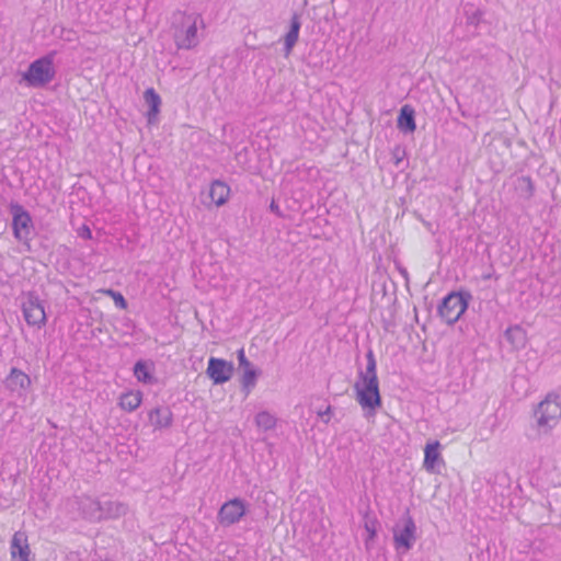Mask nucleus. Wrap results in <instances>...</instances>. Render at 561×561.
Listing matches in <instances>:
<instances>
[{"instance_id": "72a5a7b5", "label": "nucleus", "mask_w": 561, "mask_h": 561, "mask_svg": "<svg viewBox=\"0 0 561 561\" xmlns=\"http://www.w3.org/2000/svg\"><path fill=\"white\" fill-rule=\"evenodd\" d=\"M19 561H28V559H26V560H19Z\"/></svg>"}, {"instance_id": "393cba45", "label": "nucleus", "mask_w": 561, "mask_h": 561, "mask_svg": "<svg viewBox=\"0 0 561 561\" xmlns=\"http://www.w3.org/2000/svg\"><path fill=\"white\" fill-rule=\"evenodd\" d=\"M255 424L257 427L268 431L275 427L276 419L271 413L262 411L256 414Z\"/></svg>"}, {"instance_id": "f03ea898", "label": "nucleus", "mask_w": 561, "mask_h": 561, "mask_svg": "<svg viewBox=\"0 0 561 561\" xmlns=\"http://www.w3.org/2000/svg\"><path fill=\"white\" fill-rule=\"evenodd\" d=\"M198 20L203 22L198 14H188L181 11L173 15L174 41L178 48L191 49L198 44Z\"/></svg>"}, {"instance_id": "aec40b11", "label": "nucleus", "mask_w": 561, "mask_h": 561, "mask_svg": "<svg viewBox=\"0 0 561 561\" xmlns=\"http://www.w3.org/2000/svg\"><path fill=\"white\" fill-rule=\"evenodd\" d=\"M300 26H301L300 18L297 13H294L290 19L289 31L287 32V34L285 36V48H286L287 53H289L291 50V48L295 46V44L297 43Z\"/></svg>"}, {"instance_id": "2eb2a0df", "label": "nucleus", "mask_w": 561, "mask_h": 561, "mask_svg": "<svg viewBox=\"0 0 561 561\" xmlns=\"http://www.w3.org/2000/svg\"><path fill=\"white\" fill-rule=\"evenodd\" d=\"M144 99L149 110L146 113L148 124H153L160 112L161 98L153 88H148L144 92Z\"/></svg>"}, {"instance_id": "f8f14e48", "label": "nucleus", "mask_w": 561, "mask_h": 561, "mask_svg": "<svg viewBox=\"0 0 561 561\" xmlns=\"http://www.w3.org/2000/svg\"><path fill=\"white\" fill-rule=\"evenodd\" d=\"M4 386L11 392L22 394L31 386V378L21 369L13 367L4 380Z\"/></svg>"}, {"instance_id": "b1692460", "label": "nucleus", "mask_w": 561, "mask_h": 561, "mask_svg": "<svg viewBox=\"0 0 561 561\" xmlns=\"http://www.w3.org/2000/svg\"><path fill=\"white\" fill-rule=\"evenodd\" d=\"M504 336L515 348L522 347L525 343V334L519 327L508 328Z\"/></svg>"}, {"instance_id": "2f4dec72", "label": "nucleus", "mask_w": 561, "mask_h": 561, "mask_svg": "<svg viewBox=\"0 0 561 561\" xmlns=\"http://www.w3.org/2000/svg\"><path fill=\"white\" fill-rule=\"evenodd\" d=\"M270 208H271L273 211L278 213V206L275 204V202H272V203H271Z\"/></svg>"}, {"instance_id": "5701e85b", "label": "nucleus", "mask_w": 561, "mask_h": 561, "mask_svg": "<svg viewBox=\"0 0 561 561\" xmlns=\"http://www.w3.org/2000/svg\"><path fill=\"white\" fill-rule=\"evenodd\" d=\"M516 190L518 191L519 195L525 198L529 199L533 197L535 192L534 183L530 179V176L523 175L519 176L516 181Z\"/></svg>"}, {"instance_id": "412c9836", "label": "nucleus", "mask_w": 561, "mask_h": 561, "mask_svg": "<svg viewBox=\"0 0 561 561\" xmlns=\"http://www.w3.org/2000/svg\"><path fill=\"white\" fill-rule=\"evenodd\" d=\"M439 442L435 440L426 445L424 450V462L423 466L427 471H433L435 467V462L439 458L438 453Z\"/></svg>"}, {"instance_id": "a211bd4d", "label": "nucleus", "mask_w": 561, "mask_h": 561, "mask_svg": "<svg viewBox=\"0 0 561 561\" xmlns=\"http://www.w3.org/2000/svg\"><path fill=\"white\" fill-rule=\"evenodd\" d=\"M398 128L403 133H413L416 129L414 110L410 105L401 107L398 116Z\"/></svg>"}, {"instance_id": "423d86ee", "label": "nucleus", "mask_w": 561, "mask_h": 561, "mask_svg": "<svg viewBox=\"0 0 561 561\" xmlns=\"http://www.w3.org/2000/svg\"><path fill=\"white\" fill-rule=\"evenodd\" d=\"M22 311L28 325L42 328L46 324V313L43 301H41L35 293H27L25 300L22 302Z\"/></svg>"}, {"instance_id": "a878e982", "label": "nucleus", "mask_w": 561, "mask_h": 561, "mask_svg": "<svg viewBox=\"0 0 561 561\" xmlns=\"http://www.w3.org/2000/svg\"><path fill=\"white\" fill-rule=\"evenodd\" d=\"M134 374L138 381L149 383L152 381V376L149 373L147 365L142 360H138L134 366Z\"/></svg>"}, {"instance_id": "1a4fd4ad", "label": "nucleus", "mask_w": 561, "mask_h": 561, "mask_svg": "<svg viewBox=\"0 0 561 561\" xmlns=\"http://www.w3.org/2000/svg\"><path fill=\"white\" fill-rule=\"evenodd\" d=\"M244 514V501L241 499H233L226 502L220 507L218 513V520L224 526H230L238 523Z\"/></svg>"}, {"instance_id": "cd10ccee", "label": "nucleus", "mask_w": 561, "mask_h": 561, "mask_svg": "<svg viewBox=\"0 0 561 561\" xmlns=\"http://www.w3.org/2000/svg\"><path fill=\"white\" fill-rule=\"evenodd\" d=\"M105 293L114 299L116 307L121 309H125L127 307V301L121 293L113 289H107Z\"/></svg>"}, {"instance_id": "ddd939ff", "label": "nucleus", "mask_w": 561, "mask_h": 561, "mask_svg": "<svg viewBox=\"0 0 561 561\" xmlns=\"http://www.w3.org/2000/svg\"><path fill=\"white\" fill-rule=\"evenodd\" d=\"M11 557L13 560L19 558V560H26L31 554V549L27 543V536L25 533L16 531L11 540Z\"/></svg>"}, {"instance_id": "7c9ffc66", "label": "nucleus", "mask_w": 561, "mask_h": 561, "mask_svg": "<svg viewBox=\"0 0 561 561\" xmlns=\"http://www.w3.org/2000/svg\"><path fill=\"white\" fill-rule=\"evenodd\" d=\"M393 159L396 165H399V163L402 161V156L400 154V150L398 148L393 151Z\"/></svg>"}, {"instance_id": "7ed1b4c3", "label": "nucleus", "mask_w": 561, "mask_h": 561, "mask_svg": "<svg viewBox=\"0 0 561 561\" xmlns=\"http://www.w3.org/2000/svg\"><path fill=\"white\" fill-rule=\"evenodd\" d=\"M56 51H50L47 55L34 60L23 73V79L30 87L39 88L49 83L55 75L54 58Z\"/></svg>"}, {"instance_id": "0eeeda50", "label": "nucleus", "mask_w": 561, "mask_h": 561, "mask_svg": "<svg viewBox=\"0 0 561 561\" xmlns=\"http://www.w3.org/2000/svg\"><path fill=\"white\" fill-rule=\"evenodd\" d=\"M415 530V523L411 515L407 512L403 517V525L400 526L397 524L393 528V540L396 548H403L404 551L410 550L416 539Z\"/></svg>"}, {"instance_id": "bb28decb", "label": "nucleus", "mask_w": 561, "mask_h": 561, "mask_svg": "<svg viewBox=\"0 0 561 561\" xmlns=\"http://www.w3.org/2000/svg\"><path fill=\"white\" fill-rule=\"evenodd\" d=\"M377 519L376 518H370L368 516L365 517V529L366 531L368 533V537L366 539V542L369 541V540H373L376 536V533H377Z\"/></svg>"}, {"instance_id": "f257e3e1", "label": "nucleus", "mask_w": 561, "mask_h": 561, "mask_svg": "<svg viewBox=\"0 0 561 561\" xmlns=\"http://www.w3.org/2000/svg\"><path fill=\"white\" fill-rule=\"evenodd\" d=\"M366 360V369L359 371L354 390L356 400L363 409L376 410L381 407V396L377 377V363L371 350L367 352Z\"/></svg>"}, {"instance_id": "9b49d317", "label": "nucleus", "mask_w": 561, "mask_h": 561, "mask_svg": "<svg viewBox=\"0 0 561 561\" xmlns=\"http://www.w3.org/2000/svg\"><path fill=\"white\" fill-rule=\"evenodd\" d=\"M239 367L243 370L241 376L242 391L248 396L256 385V378L260 374L244 354V350L238 351Z\"/></svg>"}, {"instance_id": "473e14b6", "label": "nucleus", "mask_w": 561, "mask_h": 561, "mask_svg": "<svg viewBox=\"0 0 561 561\" xmlns=\"http://www.w3.org/2000/svg\"><path fill=\"white\" fill-rule=\"evenodd\" d=\"M401 274H402V276H403L405 279H408V272H407V270H404V268H403V270H401Z\"/></svg>"}, {"instance_id": "c85d7f7f", "label": "nucleus", "mask_w": 561, "mask_h": 561, "mask_svg": "<svg viewBox=\"0 0 561 561\" xmlns=\"http://www.w3.org/2000/svg\"><path fill=\"white\" fill-rule=\"evenodd\" d=\"M332 414V408L329 405L324 411L318 412V415L324 421V423H329L330 415Z\"/></svg>"}, {"instance_id": "6ab92c4d", "label": "nucleus", "mask_w": 561, "mask_h": 561, "mask_svg": "<svg viewBox=\"0 0 561 561\" xmlns=\"http://www.w3.org/2000/svg\"><path fill=\"white\" fill-rule=\"evenodd\" d=\"M229 186L221 181H214L209 188V197L217 205H224L229 196Z\"/></svg>"}, {"instance_id": "4be33fe9", "label": "nucleus", "mask_w": 561, "mask_h": 561, "mask_svg": "<svg viewBox=\"0 0 561 561\" xmlns=\"http://www.w3.org/2000/svg\"><path fill=\"white\" fill-rule=\"evenodd\" d=\"M141 399H142V397L139 391L127 392V393L122 394L121 400H119V405L123 410L131 412L140 405Z\"/></svg>"}, {"instance_id": "4468645a", "label": "nucleus", "mask_w": 561, "mask_h": 561, "mask_svg": "<svg viewBox=\"0 0 561 561\" xmlns=\"http://www.w3.org/2000/svg\"><path fill=\"white\" fill-rule=\"evenodd\" d=\"M78 504L79 510L85 518L91 520L102 519V514H100L101 501L84 495L79 499Z\"/></svg>"}, {"instance_id": "39448f33", "label": "nucleus", "mask_w": 561, "mask_h": 561, "mask_svg": "<svg viewBox=\"0 0 561 561\" xmlns=\"http://www.w3.org/2000/svg\"><path fill=\"white\" fill-rule=\"evenodd\" d=\"M471 295L469 293H450L438 306V313L447 324H454L468 308Z\"/></svg>"}, {"instance_id": "f3484780", "label": "nucleus", "mask_w": 561, "mask_h": 561, "mask_svg": "<svg viewBox=\"0 0 561 561\" xmlns=\"http://www.w3.org/2000/svg\"><path fill=\"white\" fill-rule=\"evenodd\" d=\"M149 421L156 428L169 427L172 424V412L168 407L154 408L149 413Z\"/></svg>"}, {"instance_id": "20e7f679", "label": "nucleus", "mask_w": 561, "mask_h": 561, "mask_svg": "<svg viewBox=\"0 0 561 561\" xmlns=\"http://www.w3.org/2000/svg\"><path fill=\"white\" fill-rule=\"evenodd\" d=\"M535 416L539 428L545 432L554 427L561 419V399L558 394L549 393L535 410Z\"/></svg>"}, {"instance_id": "c756f323", "label": "nucleus", "mask_w": 561, "mask_h": 561, "mask_svg": "<svg viewBox=\"0 0 561 561\" xmlns=\"http://www.w3.org/2000/svg\"><path fill=\"white\" fill-rule=\"evenodd\" d=\"M79 236L84 238V239H91L92 236H91V230L88 226L83 225L80 229H79Z\"/></svg>"}, {"instance_id": "6e6552de", "label": "nucleus", "mask_w": 561, "mask_h": 561, "mask_svg": "<svg viewBox=\"0 0 561 561\" xmlns=\"http://www.w3.org/2000/svg\"><path fill=\"white\" fill-rule=\"evenodd\" d=\"M12 229L13 234L19 241H27L33 228L32 218L21 205L12 206Z\"/></svg>"}, {"instance_id": "dca6fc26", "label": "nucleus", "mask_w": 561, "mask_h": 561, "mask_svg": "<svg viewBox=\"0 0 561 561\" xmlns=\"http://www.w3.org/2000/svg\"><path fill=\"white\" fill-rule=\"evenodd\" d=\"M127 511L128 506L123 502L110 500L101 502L100 514H102V519L118 518L126 515Z\"/></svg>"}, {"instance_id": "9d476101", "label": "nucleus", "mask_w": 561, "mask_h": 561, "mask_svg": "<svg viewBox=\"0 0 561 561\" xmlns=\"http://www.w3.org/2000/svg\"><path fill=\"white\" fill-rule=\"evenodd\" d=\"M233 373V365L225 359L210 357L208 360L207 375L215 385L228 381Z\"/></svg>"}]
</instances>
